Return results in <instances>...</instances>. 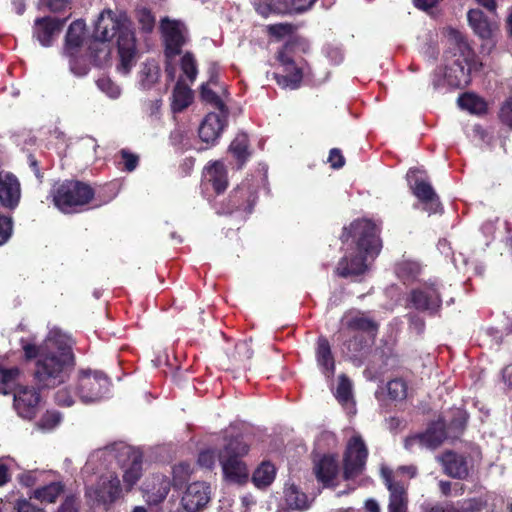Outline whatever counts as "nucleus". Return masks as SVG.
Masks as SVG:
<instances>
[{"label": "nucleus", "mask_w": 512, "mask_h": 512, "mask_svg": "<svg viewBox=\"0 0 512 512\" xmlns=\"http://www.w3.org/2000/svg\"><path fill=\"white\" fill-rule=\"evenodd\" d=\"M72 341L60 329L51 328L43 343L34 347V393L61 385L73 367Z\"/></svg>", "instance_id": "obj_1"}, {"label": "nucleus", "mask_w": 512, "mask_h": 512, "mask_svg": "<svg viewBox=\"0 0 512 512\" xmlns=\"http://www.w3.org/2000/svg\"><path fill=\"white\" fill-rule=\"evenodd\" d=\"M341 239L343 243L351 241L353 246L347 248L336 273L344 278L364 275L381 249L378 227L370 220H356L343 229Z\"/></svg>", "instance_id": "obj_2"}, {"label": "nucleus", "mask_w": 512, "mask_h": 512, "mask_svg": "<svg viewBox=\"0 0 512 512\" xmlns=\"http://www.w3.org/2000/svg\"><path fill=\"white\" fill-rule=\"evenodd\" d=\"M95 42H108L116 39L118 63L117 71L128 75L136 65L139 52L132 22L124 12L106 9L101 12L95 24Z\"/></svg>", "instance_id": "obj_3"}, {"label": "nucleus", "mask_w": 512, "mask_h": 512, "mask_svg": "<svg viewBox=\"0 0 512 512\" xmlns=\"http://www.w3.org/2000/svg\"><path fill=\"white\" fill-rule=\"evenodd\" d=\"M449 54L452 59L446 56L447 63L443 69L435 74L433 84L435 87L448 85L450 87H464L471 81V74L481 70L482 63L477 61L465 36L455 30L448 32Z\"/></svg>", "instance_id": "obj_4"}, {"label": "nucleus", "mask_w": 512, "mask_h": 512, "mask_svg": "<svg viewBox=\"0 0 512 512\" xmlns=\"http://www.w3.org/2000/svg\"><path fill=\"white\" fill-rule=\"evenodd\" d=\"M102 466L104 469H113L115 466L122 469L126 491L134 487L143 473L141 453L125 444L113 445L90 454L85 464V471L90 472L95 469L101 471Z\"/></svg>", "instance_id": "obj_5"}, {"label": "nucleus", "mask_w": 512, "mask_h": 512, "mask_svg": "<svg viewBox=\"0 0 512 512\" xmlns=\"http://www.w3.org/2000/svg\"><path fill=\"white\" fill-rule=\"evenodd\" d=\"M112 470L102 467L101 471L95 469L89 472L100 473L94 483L86 486L85 496L93 506H102L105 510H109L116 501L123 497L120 479ZM83 472L87 473L85 467Z\"/></svg>", "instance_id": "obj_6"}, {"label": "nucleus", "mask_w": 512, "mask_h": 512, "mask_svg": "<svg viewBox=\"0 0 512 512\" xmlns=\"http://www.w3.org/2000/svg\"><path fill=\"white\" fill-rule=\"evenodd\" d=\"M264 178L255 179L246 178L235 189H233L228 198L219 203L216 207L218 214H238L241 218H246L253 210L257 201V191Z\"/></svg>", "instance_id": "obj_7"}, {"label": "nucleus", "mask_w": 512, "mask_h": 512, "mask_svg": "<svg viewBox=\"0 0 512 512\" xmlns=\"http://www.w3.org/2000/svg\"><path fill=\"white\" fill-rule=\"evenodd\" d=\"M248 451L249 446L241 438H235L230 440L223 451L218 454L223 477L227 482L243 484L248 480L249 470L240 459Z\"/></svg>", "instance_id": "obj_8"}, {"label": "nucleus", "mask_w": 512, "mask_h": 512, "mask_svg": "<svg viewBox=\"0 0 512 512\" xmlns=\"http://www.w3.org/2000/svg\"><path fill=\"white\" fill-rule=\"evenodd\" d=\"M467 416L461 409H456L454 418L447 422L446 419H439L426 430L425 433L409 437L405 441V447L412 449L415 445L428 449H435L447 437L446 430H462L466 424Z\"/></svg>", "instance_id": "obj_9"}, {"label": "nucleus", "mask_w": 512, "mask_h": 512, "mask_svg": "<svg viewBox=\"0 0 512 512\" xmlns=\"http://www.w3.org/2000/svg\"><path fill=\"white\" fill-rule=\"evenodd\" d=\"M93 189L79 181H65L53 191L54 205L63 213H75L93 198Z\"/></svg>", "instance_id": "obj_10"}, {"label": "nucleus", "mask_w": 512, "mask_h": 512, "mask_svg": "<svg viewBox=\"0 0 512 512\" xmlns=\"http://www.w3.org/2000/svg\"><path fill=\"white\" fill-rule=\"evenodd\" d=\"M78 399L84 404L98 402L110 394L111 382L100 371L81 370L77 376Z\"/></svg>", "instance_id": "obj_11"}, {"label": "nucleus", "mask_w": 512, "mask_h": 512, "mask_svg": "<svg viewBox=\"0 0 512 512\" xmlns=\"http://www.w3.org/2000/svg\"><path fill=\"white\" fill-rule=\"evenodd\" d=\"M277 60L280 69V71L274 73L277 84L284 89H298L306 74V64L302 61L296 62L288 54L287 47L278 52Z\"/></svg>", "instance_id": "obj_12"}, {"label": "nucleus", "mask_w": 512, "mask_h": 512, "mask_svg": "<svg viewBox=\"0 0 512 512\" xmlns=\"http://www.w3.org/2000/svg\"><path fill=\"white\" fill-rule=\"evenodd\" d=\"M442 288L436 280L424 283L410 292L409 302L416 310L435 314L442 304Z\"/></svg>", "instance_id": "obj_13"}, {"label": "nucleus", "mask_w": 512, "mask_h": 512, "mask_svg": "<svg viewBox=\"0 0 512 512\" xmlns=\"http://www.w3.org/2000/svg\"><path fill=\"white\" fill-rule=\"evenodd\" d=\"M368 450L360 435H353L346 447L344 456V477L349 480L359 475L366 464Z\"/></svg>", "instance_id": "obj_14"}, {"label": "nucleus", "mask_w": 512, "mask_h": 512, "mask_svg": "<svg viewBox=\"0 0 512 512\" xmlns=\"http://www.w3.org/2000/svg\"><path fill=\"white\" fill-rule=\"evenodd\" d=\"M467 19L474 33L482 40L487 41L482 49L487 48V51L490 52L494 45L492 41L494 34L498 30L496 16L488 17L480 9H470L467 13Z\"/></svg>", "instance_id": "obj_15"}, {"label": "nucleus", "mask_w": 512, "mask_h": 512, "mask_svg": "<svg viewBox=\"0 0 512 512\" xmlns=\"http://www.w3.org/2000/svg\"><path fill=\"white\" fill-rule=\"evenodd\" d=\"M211 493V486L207 482H192L183 492L181 505L187 512H201L210 502Z\"/></svg>", "instance_id": "obj_16"}, {"label": "nucleus", "mask_w": 512, "mask_h": 512, "mask_svg": "<svg viewBox=\"0 0 512 512\" xmlns=\"http://www.w3.org/2000/svg\"><path fill=\"white\" fill-rule=\"evenodd\" d=\"M161 32L165 43L167 58H173L181 52L186 41V28L183 23L164 18L161 21Z\"/></svg>", "instance_id": "obj_17"}, {"label": "nucleus", "mask_w": 512, "mask_h": 512, "mask_svg": "<svg viewBox=\"0 0 512 512\" xmlns=\"http://www.w3.org/2000/svg\"><path fill=\"white\" fill-rule=\"evenodd\" d=\"M141 489L143 498L149 505H158L170 492L171 481L165 474L153 473L145 479Z\"/></svg>", "instance_id": "obj_18"}, {"label": "nucleus", "mask_w": 512, "mask_h": 512, "mask_svg": "<svg viewBox=\"0 0 512 512\" xmlns=\"http://www.w3.org/2000/svg\"><path fill=\"white\" fill-rule=\"evenodd\" d=\"M416 172L410 169L407 173L413 194L424 204V209L429 214L437 213L441 207L438 196L429 182L415 177Z\"/></svg>", "instance_id": "obj_19"}, {"label": "nucleus", "mask_w": 512, "mask_h": 512, "mask_svg": "<svg viewBox=\"0 0 512 512\" xmlns=\"http://www.w3.org/2000/svg\"><path fill=\"white\" fill-rule=\"evenodd\" d=\"M21 187L18 178L11 172H0V205L13 211L19 205Z\"/></svg>", "instance_id": "obj_20"}, {"label": "nucleus", "mask_w": 512, "mask_h": 512, "mask_svg": "<svg viewBox=\"0 0 512 512\" xmlns=\"http://www.w3.org/2000/svg\"><path fill=\"white\" fill-rule=\"evenodd\" d=\"M382 477L390 493L388 512H407L408 497L406 486L401 482L394 481L391 471L388 469H382Z\"/></svg>", "instance_id": "obj_21"}, {"label": "nucleus", "mask_w": 512, "mask_h": 512, "mask_svg": "<svg viewBox=\"0 0 512 512\" xmlns=\"http://www.w3.org/2000/svg\"><path fill=\"white\" fill-rule=\"evenodd\" d=\"M228 113L210 112L199 127V137L203 142L214 143L221 135L227 123Z\"/></svg>", "instance_id": "obj_22"}, {"label": "nucleus", "mask_w": 512, "mask_h": 512, "mask_svg": "<svg viewBox=\"0 0 512 512\" xmlns=\"http://www.w3.org/2000/svg\"><path fill=\"white\" fill-rule=\"evenodd\" d=\"M226 93V88L218 83L214 76H211V78L201 86V97L203 101L211 104L216 109L215 112L228 113L224 100Z\"/></svg>", "instance_id": "obj_23"}, {"label": "nucleus", "mask_w": 512, "mask_h": 512, "mask_svg": "<svg viewBox=\"0 0 512 512\" xmlns=\"http://www.w3.org/2000/svg\"><path fill=\"white\" fill-rule=\"evenodd\" d=\"M203 179L217 194L225 191L228 186V173L224 163L219 160L209 163L204 168Z\"/></svg>", "instance_id": "obj_24"}, {"label": "nucleus", "mask_w": 512, "mask_h": 512, "mask_svg": "<svg viewBox=\"0 0 512 512\" xmlns=\"http://www.w3.org/2000/svg\"><path fill=\"white\" fill-rule=\"evenodd\" d=\"M64 23L65 19L60 20L55 17H46L36 21L37 39L41 45L50 46L59 36Z\"/></svg>", "instance_id": "obj_25"}, {"label": "nucleus", "mask_w": 512, "mask_h": 512, "mask_svg": "<svg viewBox=\"0 0 512 512\" xmlns=\"http://www.w3.org/2000/svg\"><path fill=\"white\" fill-rule=\"evenodd\" d=\"M437 460L443 466L444 472L452 478L462 479L468 475L467 461L465 457L460 454L447 451L437 456Z\"/></svg>", "instance_id": "obj_26"}, {"label": "nucleus", "mask_w": 512, "mask_h": 512, "mask_svg": "<svg viewBox=\"0 0 512 512\" xmlns=\"http://www.w3.org/2000/svg\"><path fill=\"white\" fill-rule=\"evenodd\" d=\"M342 325L353 331H363L375 335L378 325L361 311H349L342 317Z\"/></svg>", "instance_id": "obj_27"}, {"label": "nucleus", "mask_w": 512, "mask_h": 512, "mask_svg": "<svg viewBox=\"0 0 512 512\" xmlns=\"http://www.w3.org/2000/svg\"><path fill=\"white\" fill-rule=\"evenodd\" d=\"M86 25L82 20L72 22L65 37L64 55H76L82 51Z\"/></svg>", "instance_id": "obj_28"}, {"label": "nucleus", "mask_w": 512, "mask_h": 512, "mask_svg": "<svg viewBox=\"0 0 512 512\" xmlns=\"http://www.w3.org/2000/svg\"><path fill=\"white\" fill-rule=\"evenodd\" d=\"M314 472L319 482L325 487L333 485V481L338 473V462L336 457L325 455L320 458L314 466Z\"/></svg>", "instance_id": "obj_29"}, {"label": "nucleus", "mask_w": 512, "mask_h": 512, "mask_svg": "<svg viewBox=\"0 0 512 512\" xmlns=\"http://www.w3.org/2000/svg\"><path fill=\"white\" fill-rule=\"evenodd\" d=\"M316 360L318 367L325 375V377L328 379L331 378L335 372V361L331 352L330 344L324 337H320L318 339L316 348Z\"/></svg>", "instance_id": "obj_30"}, {"label": "nucleus", "mask_w": 512, "mask_h": 512, "mask_svg": "<svg viewBox=\"0 0 512 512\" xmlns=\"http://www.w3.org/2000/svg\"><path fill=\"white\" fill-rule=\"evenodd\" d=\"M13 406L23 419H32V391L27 386H19L14 392Z\"/></svg>", "instance_id": "obj_31"}, {"label": "nucleus", "mask_w": 512, "mask_h": 512, "mask_svg": "<svg viewBox=\"0 0 512 512\" xmlns=\"http://www.w3.org/2000/svg\"><path fill=\"white\" fill-rule=\"evenodd\" d=\"M284 495L286 504L291 509L303 511L310 507L312 500L294 484L286 486Z\"/></svg>", "instance_id": "obj_32"}, {"label": "nucleus", "mask_w": 512, "mask_h": 512, "mask_svg": "<svg viewBox=\"0 0 512 512\" xmlns=\"http://www.w3.org/2000/svg\"><path fill=\"white\" fill-rule=\"evenodd\" d=\"M229 152L238 161V168H241L250 156L248 151V135L246 133H238L229 146Z\"/></svg>", "instance_id": "obj_33"}, {"label": "nucleus", "mask_w": 512, "mask_h": 512, "mask_svg": "<svg viewBox=\"0 0 512 512\" xmlns=\"http://www.w3.org/2000/svg\"><path fill=\"white\" fill-rule=\"evenodd\" d=\"M276 469L270 462H262L254 471L252 481L258 488L269 486L275 479Z\"/></svg>", "instance_id": "obj_34"}, {"label": "nucleus", "mask_w": 512, "mask_h": 512, "mask_svg": "<svg viewBox=\"0 0 512 512\" xmlns=\"http://www.w3.org/2000/svg\"><path fill=\"white\" fill-rule=\"evenodd\" d=\"M192 99V91L188 87L178 83L172 94L171 107L173 112L183 111L191 104Z\"/></svg>", "instance_id": "obj_35"}, {"label": "nucleus", "mask_w": 512, "mask_h": 512, "mask_svg": "<svg viewBox=\"0 0 512 512\" xmlns=\"http://www.w3.org/2000/svg\"><path fill=\"white\" fill-rule=\"evenodd\" d=\"M458 105L461 109L472 114H482L486 111L485 101L473 93H466L460 96L458 98Z\"/></svg>", "instance_id": "obj_36"}, {"label": "nucleus", "mask_w": 512, "mask_h": 512, "mask_svg": "<svg viewBox=\"0 0 512 512\" xmlns=\"http://www.w3.org/2000/svg\"><path fill=\"white\" fill-rule=\"evenodd\" d=\"M335 397L342 405L353 407L352 383L345 375L339 376Z\"/></svg>", "instance_id": "obj_37"}, {"label": "nucleus", "mask_w": 512, "mask_h": 512, "mask_svg": "<svg viewBox=\"0 0 512 512\" xmlns=\"http://www.w3.org/2000/svg\"><path fill=\"white\" fill-rule=\"evenodd\" d=\"M420 272L421 266L416 261L404 260L396 266V274L404 282L415 280Z\"/></svg>", "instance_id": "obj_38"}, {"label": "nucleus", "mask_w": 512, "mask_h": 512, "mask_svg": "<svg viewBox=\"0 0 512 512\" xmlns=\"http://www.w3.org/2000/svg\"><path fill=\"white\" fill-rule=\"evenodd\" d=\"M62 421V414L57 410L46 411L37 421V428L43 433L51 432Z\"/></svg>", "instance_id": "obj_39"}, {"label": "nucleus", "mask_w": 512, "mask_h": 512, "mask_svg": "<svg viewBox=\"0 0 512 512\" xmlns=\"http://www.w3.org/2000/svg\"><path fill=\"white\" fill-rule=\"evenodd\" d=\"M63 487L60 483L52 482L42 488L34 490V499L41 502L53 503L62 493Z\"/></svg>", "instance_id": "obj_40"}, {"label": "nucleus", "mask_w": 512, "mask_h": 512, "mask_svg": "<svg viewBox=\"0 0 512 512\" xmlns=\"http://www.w3.org/2000/svg\"><path fill=\"white\" fill-rule=\"evenodd\" d=\"M20 375L18 367L6 368L0 364V393L9 394L11 386L15 383Z\"/></svg>", "instance_id": "obj_41"}, {"label": "nucleus", "mask_w": 512, "mask_h": 512, "mask_svg": "<svg viewBox=\"0 0 512 512\" xmlns=\"http://www.w3.org/2000/svg\"><path fill=\"white\" fill-rule=\"evenodd\" d=\"M77 395V384L60 387L54 394L55 403L63 407H71L75 404Z\"/></svg>", "instance_id": "obj_42"}, {"label": "nucleus", "mask_w": 512, "mask_h": 512, "mask_svg": "<svg viewBox=\"0 0 512 512\" xmlns=\"http://www.w3.org/2000/svg\"><path fill=\"white\" fill-rule=\"evenodd\" d=\"M194 472V466L188 462H180L173 466L172 475L174 486L186 483Z\"/></svg>", "instance_id": "obj_43"}, {"label": "nucleus", "mask_w": 512, "mask_h": 512, "mask_svg": "<svg viewBox=\"0 0 512 512\" xmlns=\"http://www.w3.org/2000/svg\"><path fill=\"white\" fill-rule=\"evenodd\" d=\"M284 4L282 0H259L254 3L255 10L263 17L270 14H288L287 11H280L278 7Z\"/></svg>", "instance_id": "obj_44"}, {"label": "nucleus", "mask_w": 512, "mask_h": 512, "mask_svg": "<svg viewBox=\"0 0 512 512\" xmlns=\"http://www.w3.org/2000/svg\"><path fill=\"white\" fill-rule=\"evenodd\" d=\"M69 58V66L71 72L76 76H84L89 71V64L86 56L82 54V51L76 53V55H65Z\"/></svg>", "instance_id": "obj_45"}, {"label": "nucleus", "mask_w": 512, "mask_h": 512, "mask_svg": "<svg viewBox=\"0 0 512 512\" xmlns=\"http://www.w3.org/2000/svg\"><path fill=\"white\" fill-rule=\"evenodd\" d=\"M159 77V68L155 64L147 63L140 72V85L143 89L150 88Z\"/></svg>", "instance_id": "obj_46"}, {"label": "nucleus", "mask_w": 512, "mask_h": 512, "mask_svg": "<svg viewBox=\"0 0 512 512\" xmlns=\"http://www.w3.org/2000/svg\"><path fill=\"white\" fill-rule=\"evenodd\" d=\"M284 4L278 7L280 11L287 13H301L310 9L316 0H282Z\"/></svg>", "instance_id": "obj_47"}, {"label": "nucleus", "mask_w": 512, "mask_h": 512, "mask_svg": "<svg viewBox=\"0 0 512 512\" xmlns=\"http://www.w3.org/2000/svg\"><path fill=\"white\" fill-rule=\"evenodd\" d=\"M389 396L394 400H402L407 395V385L403 379H393L387 383Z\"/></svg>", "instance_id": "obj_48"}, {"label": "nucleus", "mask_w": 512, "mask_h": 512, "mask_svg": "<svg viewBox=\"0 0 512 512\" xmlns=\"http://www.w3.org/2000/svg\"><path fill=\"white\" fill-rule=\"evenodd\" d=\"M13 234V218L0 213V246L5 245Z\"/></svg>", "instance_id": "obj_49"}, {"label": "nucleus", "mask_w": 512, "mask_h": 512, "mask_svg": "<svg viewBox=\"0 0 512 512\" xmlns=\"http://www.w3.org/2000/svg\"><path fill=\"white\" fill-rule=\"evenodd\" d=\"M119 156L121 158V161H119V165H122L123 169L127 172L134 171L139 163V157L138 155L131 153L127 149H121L119 151Z\"/></svg>", "instance_id": "obj_50"}, {"label": "nucleus", "mask_w": 512, "mask_h": 512, "mask_svg": "<svg viewBox=\"0 0 512 512\" xmlns=\"http://www.w3.org/2000/svg\"><path fill=\"white\" fill-rule=\"evenodd\" d=\"M97 86L103 93L112 99L118 98L121 94L120 87L109 78H100L97 81Z\"/></svg>", "instance_id": "obj_51"}, {"label": "nucleus", "mask_w": 512, "mask_h": 512, "mask_svg": "<svg viewBox=\"0 0 512 512\" xmlns=\"http://www.w3.org/2000/svg\"><path fill=\"white\" fill-rule=\"evenodd\" d=\"M181 69L190 81H194L197 76L196 62L192 54L186 53L181 59Z\"/></svg>", "instance_id": "obj_52"}, {"label": "nucleus", "mask_w": 512, "mask_h": 512, "mask_svg": "<svg viewBox=\"0 0 512 512\" xmlns=\"http://www.w3.org/2000/svg\"><path fill=\"white\" fill-rule=\"evenodd\" d=\"M216 453L214 450L206 449L199 453L198 465L205 469H212L216 463Z\"/></svg>", "instance_id": "obj_53"}, {"label": "nucleus", "mask_w": 512, "mask_h": 512, "mask_svg": "<svg viewBox=\"0 0 512 512\" xmlns=\"http://www.w3.org/2000/svg\"><path fill=\"white\" fill-rule=\"evenodd\" d=\"M28 498L20 497L15 501L14 510L16 512H32V503L30 500L32 499V488L29 483L26 482Z\"/></svg>", "instance_id": "obj_54"}, {"label": "nucleus", "mask_w": 512, "mask_h": 512, "mask_svg": "<svg viewBox=\"0 0 512 512\" xmlns=\"http://www.w3.org/2000/svg\"><path fill=\"white\" fill-rule=\"evenodd\" d=\"M137 18L141 25V28L146 31L150 32L155 23L154 16L151 14V12L147 9H140L137 12Z\"/></svg>", "instance_id": "obj_55"}, {"label": "nucleus", "mask_w": 512, "mask_h": 512, "mask_svg": "<svg viewBox=\"0 0 512 512\" xmlns=\"http://www.w3.org/2000/svg\"><path fill=\"white\" fill-rule=\"evenodd\" d=\"M68 1L67 0H40L39 8L47 9L52 12H60L67 8Z\"/></svg>", "instance_id": "obj_56"}, {"label": "nucleus", "mask_w": 512, "mask_h": 512, "mask_svg": "<svg viewBox=\"0 0 512 512\" xmlns=\"http://www.w3.org/2000/svg\"><path fill=\"white\" fill-rule=\"evenodd\" d=\"M363 341L358 336H354L353 340L344 343L343 352L346 353L350 358L356 357V353L363 349Z\"/></svg>", "instance_id": "obj_57"}, {"label": "nucleus", "mask_w": 512, "mask_h": 512, "mask_svg": "<svg viewBox=\"0 0 512 512\" xmlns=\"http://www.w3.org/2000/svg\"><path fill=\"white\" fill-rule=\"evenodd\" d=\"M268 31L271 35L281 38L290 35L293 31V26L288 23H279L268 26Z\"/></svg>", "instance_id": "obj_58"}, {"label": "nucleus", "mask_w": 512, "mask_h": 512, "mask_svg": "<svg viewBox=\"0 0 512 512\" xmlns=\"http://www.w3.org/2000/svg\"><path fill=\"white\" fill-rule=\"evenodd\" d=\"M484 505L485 502L480 498L468 499L461 504L464 512H480Z\"/></svg>", "instance_id": "obj_59"}, {"label": "nucleus", "mask_w": 512, "mask_h": 512, "mask_svg": "<svg viewBox=\"0 0 512 512\" xmlns=\"http://www.w3.org/2000/svg\"><path fill=\"white\" fill-rule=\"evenodd\" d=\"M500 118L503 123L512 128V98L507 100L501 107Z\"/></svg>", "instance_id": "obj_60"}, {"label": "nucleus", "mask_w": 512, "mask_h": 512, "mask_svg": "<svg viewBox=\"0 0 512 512\" xmlns=\"http://www.w3.org/2000/svg\"><path fill=\"white\" fill-rule=\"evenodd\" d=\"M79 502L74 496L67 497L58 512H78Z\"/></svg>", "instance_id": "obj_61"}, {"label": "nucleus", "mask_w": 512, "mask_h": 512, "mask_svg": "<svg viewBox=\"0 0 512 512\" xmlns=\"http://www.w3.org/2000/svg\"><path fill=\"white\" fill-rule=\"evenodd\" d=\"M328 161L330 162L331 167H333L335 169L341 168L344 165V158H343L340 150H338L336 148L331 149V151L329 153Z\"/></svg>", "instance_id": "obj_62"}, {"label": "nucleus", "mask_w": 512, "mask_h": 512, "mask_svg": "<svg viewBox=\"0 0 512 512\" xmlns=\"http://www.w3.org/2000/svg\"><path fill=\"white\" fill-rule=\"evenodd\" d=\"M236 352L242 359H249L252 356L250 344L247 341H241L236 344Z\"/></svg>", "instance_id": "obj_63"}, {"label": "nucleus", "mask_w": 512, "mask_h": 512, "mask_svg": "<svg viewBox=\"0 0 512 512\" xmlns=\"http://www.w3.org/2000/svg\"><path fill=\"white\" fill-rule=\"evenodd\" d=\"M160 108L161 100L155 99L148 103L146 110L151 116H157L159 114Z\"/></svg>", "instance_id": "obj_64"}]
</instances>
